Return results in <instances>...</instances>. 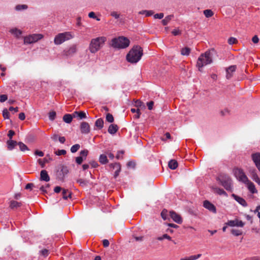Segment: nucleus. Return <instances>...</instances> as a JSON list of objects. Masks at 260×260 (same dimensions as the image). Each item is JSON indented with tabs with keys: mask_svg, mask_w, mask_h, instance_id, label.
Listing matches in <instances>:
<instances>
[{
	"mask_svg": "<svg viewBox=\"0 0 260 260\" xmlns=\"http://www.w3.org/2000/svg\"><path fill=\"white\" fill-rule=\"evenodd\" d=\"M47 156L49 157V158H44L43 160L41 159H39L38 160V162L39 164L41 166V168H44L45 166V164L49 162L50 161L52 160V159L50 157L49 154H47Z\"/></svg>",
	"mask_w": 260,
	"mask_h": 260,
	"instance_id": "23",
	"label": "nucleus"
},
{
	"mask_svg": "<svg viewBox=\"0 0 260 260\" xmlns=\"http://www.w3.org/2000/svg\"><path fill=\"white\" fill-rule=\"evenodd\" d=\"M143 54L142 48L139 45H134L126 56V60L131 63H136Z\"/></svg>",
	"mask_w": 260,
	"mask_h": 260,
	"instance_id": "1",
	"label": "nucleus"
},
{
	"mask_svg": "<svg viewBox=\"0 0 260 260\" xmlns=\"http://www.w3.org/2000/svg\"><path fill=\"white\" fill-rule=\"evenodd\" d=\"M48 115L49 120L51 121H53L55 119L56 113L55 111H52L48 113Z\"/></svg>",
	"mask_w": 260,
	"mask_h": 260,
	"instance_id": "47",
	"label": "nucleus"
},
{
	"mask_svg": "<svg viewBox=\"0 0 260 260\" xmlns=\"http://www.w3.org/2000/svg\"><path fill=\"white\" fill-rule=\"evenodd\" d=\"M139 14L145 15L146 17L152 16L154 14L152 10H142L139 12Z\"/></svg>",
	"mask_w": 260,
	"mask_h": 260,
	"instance_id": "35",
	"label": "nucleus"
},
{
	"mask_svg": "<svg viewBox=\"0 0 260 260\" xmlns=\"http://www.w3.org/2000/svg\"><path fill=\"white\" fill-rule=\"evenodd\" d=\"M62 199L64 200H67L68 199L72 198V192L68 189H62Z\"/></svg>",
	"mask_w": 260,
	"mask_h": 260,
	"instance_id": "22",
	"label": "nucleus"
},
{
	"mask_svg": "<svg viewBox=\"0 0 260 260\" xmlns=\"http://www.w3.org/2000/svg\"><path fill=\"white\" fill-rule=\"evenodd\" d=\"M24 44H31L34 43L31 35L24 38Z\"/></svg>",
	"mask_w": 260,
	"mask_h": 260,
	"instance_id": "43",
	"label": "nucleus"
},
{
	"mask_svg": "<svg viewBox=\"0 0 260 260\" xmlns=\"http://www.w3.org/2000/svg\"><path fill=\"white\" fill-rule=\"evenodd\" d=\"M248 170L253 180L258 177L256 170L254 167L249 168Z\"/></svg>",
	"mask_w": 260,
	"mask_h": 260,
	"instance_id": "34",
	"label": "nucleus"
},
{
	"mask_svg": "<svg viewBox=\"0 0 260 260\" xmlns=\"http://www.w3.org/2000/svg\"><path fill=\"white\" fill-rule=\"evenodd\" d=\"M18 145L19 147V149H20V151H21L24 152L26 150H29L28 147L22 142H19L18 143Z\"/></svg>",
	"mask_w": 260,
	"mask_h": 260,
	"instance_id": "36",
	"label": "nucleus"
},
{
	"mask_svg": "<svg viewBox=\"0 0 260 260\" xmlns=\"http://www.w3.org/2000/svg\"><path fill=\"white\" fill-rule=\"evenodd\" d=\"M11 32L16 35L17 37H19L22 34V31L17 28L12 29Z\"/></svg>",
	"mask_w": 260,
	"mask_h": 260,
	"instance_id": "48",
	"label": "nucleus"
},
{
	"mask_svg": "<svg viewBox=\"0 0 260 260\" xmlns=\"http://www.w3.org/2000/svg\"><path fill=\"white\" fill-rule=\"evenodd\" d=\"M89 153L87 149H84L80 152V156L75 158V162L77 165H81L84 160H85Z\"/></svg>",
	"mask_w": 260,
	"mask_h": 260,
	"instance_id": "8",
	"label": "nucleus"
},
{
	"mask_svg": "<svg viewBox=\"0 0 260 260\" xmlns=\"http://www.w3.org/2000/svg\"><path fill=\"white\" fill-rule=\"evenodd\" d=\"M80 128L81 133L83 134H87L90 132V128L89 124L86 122H82Z\"/></svg>",
	"mask_w": 260,
	"mask_h": 260,
	"instance_id": "15",
	"label": "nucleus"
},
{
	"mask_svg": "<svg viewBox=\"0 0 260 260\" xmlns=\"http://www.w3.org/2000/svg\"><path fill=\"white\" fill-rule=\"evenodd\" d=\"M224 224L231 227H243L245 225V223L242 220H239L237 218H236L234 220H228Z\"/></svg>",
	"mask_w": 260,
	"mask_h": 260,
	"instance_id": "9",
	"label": "nucleus"
},
{
	"mask_svg": "<svg viewBox=\"0 0 260 260\" xmlns=\"http://www.w3.org/2000/svg\"><path fill=\"white\" fill-rule=\"evenodd\" d=\"M203 207L213 213H216L217 212L216 207L208 200L204 201Z\"/></svg>",
	"mask_w": 260,
	"mask_h": 260,
	"instance_id": "12",
	"label": "nucleus"
},
{
	"mask_svg": "<svg viewBox=\"0 0 260 260\" xmlns=\"http://www.w3.org/2000/svg\"><path fill=\"white\" fill-rule=\"evenodd\" d=\"M173 17V15H169L167 16L164 19L161 20L162 24L164 26L167 25Z\"/></svg>",
	"mask_w": 260,
	"mask_h": 260,
	"instance_id": "33",
	"label": "nucleus"
},
{
	"mask_svg": "<svg viewBox=\"0 0 260 260\" xmlns=\"http://www.w3.org/2000/svg\"><path fill=\"white\" fill-rule=\"evenodd\" d=\"M238 180L239 181H241L245 184L250 181L248 177L245 174L244 172L243 173H242V176H241V177H240V178Z\"/></svg>",
	"mask_w": 260,
	"mask_h": 260,
	"instance_id": "40",
	"label": "nucleus"
},
{
	"mask_svg": "<svg viewBox=\"0 0 260 260\" xmlns=\"http://www.w3.org/2000/svg\"><path fill=\"white\" fill-rule=\"evenodd\" d=\"M3 116L4 118V119H9L10 118V113L9 112L7 109L5 108L3 110Z\"/></svg>",
	"mask_w": 260,
	"mask_h": 260,
	"instance_id": "49",
	"label": "nucleus"
},
{
	"mask_svg": "<svg viewBox=\"0 0 260 260\" xmlns=\"http://www.w3.org/2000/svg\"><path fill=\"white\" fill-rule=\"evenodd\" d=\"M232 197L237 202H238L240 205H241L243 207H246L247 206V203L246 202V201L242 198L233 193L232 194Z\"/></svg>",
	"mask_w": 260,
	"mask_h": 260,
	"instance_id": "17",
	"label": "nucleus"
},
{
	"mask_svg": "<svg viewBox=\"0 0 260 260\" xmlns=\"http://www.w3.org/2000/svg\"><path fill=\"white\" fill-rule=\"evenodd\" d=\"M126 166L127 167L135 168L136 166V163L133 161H129L127 162Z\"/></svg>",
	"mask_w": 260,
	"mask_h": 260,
	"instance_id": "62",
	"label": "nucleus"
},
{
	"mask_svg": "<svg viewBox=\"0 0 260 260\" xmlns=\"http://www.w3.org/2000/svg\"><path fill=\"white\" fill-rule=\"evenodd\" d=\"M99 160L101 165H106L109 162L107 156L105 154H102L100 155Z\"/></svg>",
	"mask_w": 260,
	"mask_h": 260,
	"instance_id": "27",
	"label": "nucleus"
},
{
	"mask_svg": "<svg viewBox=\"0 0 260 260\" xmlns=\"http://www.w3.org/2000/svg\"><path fill=\"white\" fill-rule=\"evenodd\" d=\"M178 166V164L175 159H171L169 161L168 167L171 170H175Z\"/></svg>",
	"mask_w": 260,
	"mask_h": 260,
	"instance_id": "28",
	"label": "nucleus"
},
{
	"mask_svg": "<svg viewBox=\"0 0 260 260\" xmlns=\"http://www.w3.org/2000/svg\"><path fill=\"white\" fill-rule=\"evenodd\" d=\"M74 118H78L79 119H85L87 117L86 113L84 111H75L73 113Z\"/></svg>",
	"mask_w": 260,
	"mask_h": 260,
	"instance_id": "19",
	"label": "nucleus"
},
{
	"mask_svg": "<svg viewBox=\"0 0 260 260\" xmlns=\"http://www.w3.org/2000/svg\"><path fill=\"white\" fill-rule=\"evenodd\" d=\"M124 150H121L117 151V155H116V158L117 159H119L120 158H123V156H120L121 154H123L124 153Z\"/></svg>",
	"mask_w": 260,
	"mask_h": 260,
	"instance_id": "56",
	"label": "nucleus"
},
{
	"mask_svg": "<svg viewBox=\"0 0 260 260\" xmlns=\"http://www.w3.org/2000/svg\"><path fill=\"white\" fill-rule=\"evenodd\" d=\"M15 133L14 131L10 130L8 132V133L7 135L8 137H9V140H12L13 136L14 135H15Z\"/></svg>",
	"mask_w": 260,
	"mask_h": 260,
	"instance_id": "60",
	"label": "nucleus"
},
{
	"mask_svg": "<svg viewBox=\"0 0 260 260\" xmlns=\"http://www.w3.org/2000/svg\"><path fill=\"white\" fill-rule=\"evenodd\" d=\"M89 164H90L92 168H96L99 166V165L97 162V161L95 160H91L89 161Z\"/></svg>",
	"mask_w": 260,
	"mask_h": 260,
	"instance_id": "57",
	"label": "nucleus"
},
{
	"mask_svg": "<svg viewBox=\"0 0 260 260\" xmlns=\"http://www.w3.org/2000/svg\"><path fill=\"white\" fill-rule=\"evenodd\" d=\"M216 180L219 181L220 184L228 191H232L231 178L228 175L224 174H220L217 178Z\"/></svg>",
	"mask_w": 260,
	"mask_h": 260,
	"instance_id": "5",
	"label": "nucleus"
},
{
	"mask_svg": "<svg viewBox=\"0 0 260 260\" xmlns=\"http://www.w3.org/2000/svg\"><path fill=\"white\" fill-rule=\"evenodd\" d=\"M80 146L78 144H75L73 145L71 148V151L72 153H75L80 148Z\"/></svg>",
	"mask_w": 260,
	"mask_h": 260,
	"instance_id": "46",
	"label": "nucleus"
},
{
	"mask_svg": "<svg viewBox=\"0 0 260 260\" xmlns=\"http://www.w3.org/2000/svg\"><path fill=\"white\" fill-rule=\"evenodd\" d=\"M118 126L116 124H111L108 129V132L111 135H114L118 130Z\"/></svg>",
	"mask_w": 260,
	"mask_h": 260,
	"instance_id": "20",
	"label": "nucleus"
},
{
	"mask_svg": "<svg viewBox=\"0 0 260 260\" xmlns=\"http://www.w3.org/2000/svg\"><path fill=\"white\" fill-rule=\"evenodd\" d=\"M109 167L111 169H116L114 174V178H116L119 175L121 171V166L119 162L111 163L109 165Z\"/></svg>",
	"mask_w": 260,
	"mask_h": 260,
	"instance_id": "10",
	"label": "nucleus"
},
{
	"mask_svg": "<svg viewBox=\"0 0 260 260\" xmlns=\"http://www.w3.org/2000/svg\"><path fill=\"white\" fill-rule=\"evenodd\" d=\"M170 216L172 219L178 224H181L182 222V218L180 215L177 214L174 211L170 212Z\"/></svg>",
	"mask_w": 260,
	"mask_h": 260,
	"instance_id": "14",
	"label": "nucleus"
},
{
	"mask_svg": "<svg viewBox=\"0 0 260 260\" xmlns=\"http://www.w3.org/2000/svg\"><path fill=\"white\" fill-rule=\"evenodd\" d=\"M212 189L219 195H223L225 197H228V193L222 188L212 187Z\"/></svg>",
	"mask_w": 260,
	"mask_h": 260,
	"instance_id": "29",
	"label": "nucleus"
},
{
	"mask_svg": "<svg viewBox=\"0 0 260 260\" xmlns=\"http://www.w3.org/2000/svg\"><path fill=\"white\" fill-rule=\"evenodd\" d=\"M228 43L230 45H232L234 44H236L237 42V40L236 38L234 37H230L228 39Z\"/></svg>",
	"mask_w": 260,
	"mask_h": 260,
	"instance_id": "58",
	"label": "nucleus"
},
{
	"mask_svg": "<svg viewBox=\"0 0 260 260\" xmlns=\"http://www.w3.org/2000/svg\"><path fill=\"white\" fill-rule=\"evenodd\" d=\"M69 173V170L67 166L62 165L61 167L60 172L58 175V178L59 180L63 181L66 175Z\"/></svg>",
	"mask_w": 260,
	"mask_h": 260,
	"instance_id": "13",
	"label": "nucleus"
},
{
	"mask_svg": "<svg viewBox=\"0 0 260 260\" xmlns=\"http://www.w3.org/2000/svg\"><path fill=\"white\" fill-rule=\"evenodd\" d=\"M231 233L232 235L235 236H239L242 235V231L241 230H237V229H232L231 231Z\"/></svg>",
	"mask_w": 260,
	"mask_h": 260,
	"instance_id": "41",
	"label": "nucleus"
},
{
	"mask_svg": "<svg viewBox=\"0 0 260 260\" xmlns=\"http://www.w3.org/2000/svg\"><path fill=\"white\" fill-rule=\"evenodd\" d=\"M73 117V113L72 114H66L63 115L62 117L63 121L67 123H70L72 121Z\"/></svg>",
	"mask_w": 260,
	"mask_h": 260,
	"instance_id": "26",
	"label": "nucleus"
},
{
	"mask_svg": "<svg viewBox=\"0 0 260 260\" xmlns=\"http://www.w3.org/2000/svg\"><path fill=\"white\" fill-rule=\"evenodd\" d=\"M40 181H44L45 182H48L50 180V177L45 170H43L40 172Z\"/></svg>",
	"mask_w": 260,
	"mask_h": 260,
	"instance_id": "18",
	"label": "nucleus"
},
{
	"mask_svg": "<svg viewBox=\"0 0 260 260\" xmlns=\"http://www.w3.org/2000/svg\"><path fill=\"white\" fill-rule=\"evenodd\" d=\"M28 6L26 5H18L16 6L15 9L17 11L24 10L27 9Z\"/></svg>",
	"mask_w": 260,
	"mask_h": 260,
	"instance_id": "52",
	"label": "nucleus"
},
{
	"mask_svg": "<svg viewBox=\"0 0 260 260\" xmlns=\"http://www.w3.org/2000/svg\"><path fill=\"white\" fill-rule=\"evenodd\" d=\"M106 121L109 123H112L114 121V119L113 115L109 113H108L106 114Z\"/></svg>",
	"mask_w": 260,
	"mask_h": 260,
	"instance_id": "44",
	"label": "nucleus"
},
{
	"mask_svg": "<svg viewBox=\"0 0 260 260\" xmlns=\"http://www.w3.org/2000/svg\"><path fill=\"white\" fill-rule=\"evenodd\" d=\"M238 180L239 181H241L245 184L250 181L248 177L245 174L244 172L243 173H242V176H241V177H240V178Z\"/></svg>",
	"mask_w": 260,
	"mask_h": 260,
	"instance_id": "39",
	"label": "nucleus"
},
{
	"mask_svg": "<svg viewBox=\"0 0 260 260\" xmlns=\"http://www.w3.org/2000/svg\"><path fill=\"white\" fill-rule=\"evenodd\" d=\"M34 42H36L42 38V35L40 34H34L31 35Z\"/></svg>",
	"mask_w": 260,
	"mask_h": 260,
	"instance_id": "50",
	"label": "nucleus"
},
{
	"mask_svg": "<svg viewBox=\"0 0 260 260\" xmlns=\"http://www.w3.org/2000/svg\"><path fill=\"white\" fill-rule=\"evenodd\" d=\"M40 254L44 257H46L49 254V250L47 249H43L40 251Z\"/></svg>",
	"mask_w": 260,
	"mask_h": 260,
	"instance_id": "55",
	"label": "nucleus"
},
{
	"mask_svg": "<svg viewBox=\"0 0 260 260\" xmlns=\"http://www.w3.org/2000/svg\"><path fill=\"white\" fill-rule=\"evenodd\" d=\"M110 15L115 19H118L120 17V14H118L117 12L112 11L111 12Z\"/></svg>",
	"mask_w": 260,
	"mask_h": 260,
	"instance_id": "59",
	"label": "nucleus"
},
{
	"mask_svg": "<svg viewBox=\"0 0 260 260\" xmlns=\"http://www.w3.org/2000/svg\"><path fill=\"white\" fill-rule=\"evenodd\" d=\"M77 183H78L81 187L87 186L89 184V180L86 179H83L79 178L76 180Z\"/></svg>",
	"mask_w": 260,
	"mask_h": 260,
	"instance_id": "30",
	"label": "nucleus"
},
{
	"mask_svg": "<svg viewBox=\"0 0 260 260\" xmlns=\"http://www.w3.org/2000/svg\"><path fill=\"white\" fill-rule=\"evenodd\" d=\"M130 44L129 40L123 36L114 38L112 39L110 45L115 49H124Z\"/></svg>",
	"mask_w": 260,
	"mask_h": 260,
	"instance_id": "3",
	"label": "nucleus"
},
{
	"mask_svg": "<svg viewBox=\"0 0 260 260\" xmlns=\"http://www.w3.org/2000/svg\"><path fill=\"white\" fill-rule=\"evenodd\" d=\"M88 17L90 18L96 19L97 21H100V19L96 16L95 14L93 12H90L88 14Z\"/></svg>",
	"mask_w": 260,
	"mask_h": 260,
	"instance_id": "54",
	"label": "nucleus"
},
{
	"mask_svg": "<svg viewBox=\"0 0 260 260\" xmlns=\"http://www.w3.org/2000/svg\"><path fill=\"white\" fill-rule=\"evenodd\" d=\"M234 174L237 179H239L240 177L242 176V173H243L244 172L242 169L239 168H235L233 170Z\"/></svg>",
	"mask_w": 260,
	"mask_h": 260,
	"instance_id": "32",
	"label": "nucleus"
},
{
	"mask_svg": "<svg viewBox=\"0 0 260 260\" xmlns=\"http://www.w3.org/2000/svg\"><path fill=\"white\" fill-rule=\"evenodd\" d=\"M54 153L56 155L60 156L61 155H65L67 153V151L66 150L64 149H59L57 151H55Z\"/></svg>",
	"mask_w": 260,
	"mask_h": 260,
	"instance_id": "53",
	"label": "nucleus"
},
{
	"mask_svg": "<svg viewBox=\"0 0 260 260\" xmlns=\"http://www.w3.org/2000/svg\"><path fill=\"white\" fill-rule=\"evenodd\" d=\"M18 143L17 141L13 140H8L7 141V148L9 150H13L15 147L18 145Z\"/></svg>",
	"mask_w": 260,
	"mask_h": 260,
	"instance_id": "21",
	"label": "nucleus"
},
{
	"mask_svg": "<svg viewBox=\"0 0 260 260\" xmlns=\"http://www.w3.org/2000/svg\"><path fill=\"white\" fill-rule=\"evenodd\" d=\"M7 99H8V96L7 94L0 95V102H1V103L4 102Z\"/></svg>",
	"mask_w": 260,
	"mask_h": 260,
	"instance_id": "61",
	"label": "nucleus"
},
{
	"mask_svg": "<svg viewBox=\"0 0 260 260\" xmlns=\"http://www.w3.org/2000/svg\"><path fill=\"white\" fill-rule=\"evenodd\" d=\"M156 239H157V240H159V241H161L164 239H167L169 241H172V238L167 234H164L161 237H158Z\"/></svg>",
	"mask_w": 260,
	"mask_h": 260,
	"instance_id": "45",
	"label": "nucleus"
},
{
	"mask_svg": "<svg viewBox=\"0 0 260 260\" xmlns=\"http://www.w3.org/2000/svg\"><path fill=\"white\" fill-rule=\"evenodd\" d=\"M214 51V49L207 51L199 57L197 62V67L200 72L202 71V68L204 66L212 62L213 52Z\"/></svg>",
	"mask_w": 260,
	"mask_h": 260,
	"instance_id": "2",
	"label": "nucleus"
},
{
	"mask_svg": "<svg viewBox=\"0 0 260 260\" xmlns=\"http://www.w3.org/2000/svg\"><path fill=\"white\" fill-rule=\"evenodd\" d=\"M247 185V187L249 190L250 191L251 193H256L257 192V190L256 189L255 185L251 181L248 182L246 183Z\"/></svg>",
	"mask_w": 260,
	"mask_h": 260,
	"instance_id": "25",
	"label": "nucleus"
},
{
	"mask_svg": "<svg viewBox=\"0 0 260 260\" xmlns=\"http://www.w3.org/2000/svg\"><path fill=\"white\" fill-rule=\"evenodd\" d=\"M172 34L175 36H178V35H180L181 34V31L178 29H174L172 31Z\"/></svg>",
	"mask_w": 260,
	"mask_h": 260,
	"instance_id": "63",
	"label": "nucleus"
},
{
	"mask_svg": "<svg viewBox=\"0 0 260 260\" xmlns=\"http://www.w3.org/2000/svg\"><path fill=\"white\" fill-rule=\"evenodd\" d=\"M95 126L97 127L99 129H101L104 126V120L100 118L98 119L94 124Z\"/></svg>",
	"mask_w": 260,
	"mask_h": 260,
	"instance_id": "31",
	"label": "nucleus"
},
{
	"mask_svg": "<svg viewBox=\"0 0 260 260\" xmlns=\"http://www.w3.org/2000/svg\"><path fill=\"white\" fill-rule=\"evenodd\" d=\"M237 67L236 65L231 66L226 69V78L230 79L233 76V73L235 72Z\"/></svg>",
	"mask_w": 260,
	"mask_h": 260,
	"instance_id": "16",
	"label": "nucleus"
},
{
	"mask_svg": "<svg viewBox=\"0 0 260 260\" xmlns=\"http://www.w3.org/2000/svg\"><path fill=\"white\" fill-rule=\"evenodd\" d=\"M161 218L164 220H166L167 219V215H168V211L167 209H164L162 210V211L161 212Z\"/></svg>",
	"mask_w": 260,
	"mask_h": 260,
	"instance_id": "51",
	"label": "nucleus"
},
{
	"mask_svg": "<svg viewBox=\"0 0 260 260\" xmlns=\"http://www.w3.org/2000/svg\"><path fill=\"white\" fill-rule=\"evenodd\" d=\"M77 50V45L73 44L64 49L62 52V55L67 58L72 57L76 53Z\"/></svg>",
	"mask_w": 260,
	"mask_h": 260,
	"instance_id": "7",
	"label": "nucleus"
},
{
	"mask_svg": "<svg viewBox=\"0 0 260 260\" xmlns=\"http://www.w3.org/2000/svg\"><path fill=\"white\" fill-rule=\"evenodd\" d=\"M73 38V36L71 34V32L67 31L59 33L55 37L54 42L55 45H58Z\"/></svg>",
	"mask_w": 260,
	"mask_h": 260,
	"instance_id": "6",
	"label": "nucleus"
},
{
	"mask_svg": "<svg viewBox=\"0 0 260 260\" xmlns=\"http://www.w3.org/2000/svg\"><path fill=\"white\" fill-rule=\"evenodd\" d=\"M107 39L105 37H99L91 39L89 45V50L92 53L98 52L104 45Z\"/></svg>",
	"mask_w": 260,
	"mask_h": 260,
	"instance_id": "4",
	"label": "nucleus"
},
{
	"mask_svg": "<svg viewBox=\"0 0 260 260\" xmlns=\"http://www.w3.org/2000/svg\"><path fill=\"white\" fill-rule=\"evenodd\" d=\"M50 187V185L49 184H46V185L44 186L43 185H42L40 188L39 189L42 191V193L43 194H45L46 193H48L47 188H49Z\"/></svg>",
	"mask_w": 260,
	"mask_h": 260,
	"instance_id": "38",
	"label": "nucleus"
},
{
	"mask_svg": "<svg viewBox=\"0 0 260 260\" xmlns=\"http://www.w3.org/2000/svg\"><path fill=\"white\" fill-rule=\"evenodd\" d=\"M251 158L256 167L260 172V153L256 152L251 154Z\"/></svg>",
	"mask_w": 260,
	"mask_h": 260,
	"instance_id": "11",
	"label": "nucleus"
},
{
	"mask_svg": "<svg viewBox=\"0 0 260 260\" xmlns=\"http://www.w3.org/2000/svg\"><path fill=\"white\" fill-rule=\"evenodd\" d=\"M203 13L207 18L211 17L214 15L213 11L209 9L204 10Z\"/></svg>",
	"mask_w": 260,
	"mask_h": 260,
	"instance_id": "42",
	"label": "nucleus"
},
{
	"mask_svg": "<svg viewBox=\"0 0 260 260\" xmlns=\"http://www.w3.org/2000/svg\"><path fill=\"white\" fill-rule=\"evenodd\" d=\"M190 51L191 49L189 47H185L181 49V54L182 55L187 56L190 54Z\"/></svg>",
	"mask_w": 260,
	"mask_h": 260,
	"instance_id": "37",
	"label": "nucleus"
},
{
	"mask_svg": "<svg viewBox=\"0 0 260 260\" xmlns=\"http://www.w3.org/2000/svg\"><path fill=\"white\" fill-rule=\"evenodd\" d=\"M34 154L36 155H38V156H39L40 157H42V156H43L44 155V152L43 151L39 150H35V151L34 152Z\"/></svg>",
	"mask_w": 260,
	"mask_h": 260,
	"instance_id": "64",
	"label": "nucleus"
},
{
	"mask_svg": "<svg viewBox=\"0 0 260 260\" xmlns=\"http://www.w3.org/2000/svg\"><path fill=\"white\" fill-rule=\"evenodd\" d=\"M22 206L21 202H18L16 201H11L10 202V208L12 209H16Z\"/></svg>",
	"mask_w": 260,
	"mask_h": 260,
	"instance_id": "24",
	"label": "nucleus"
}]
</instances>
